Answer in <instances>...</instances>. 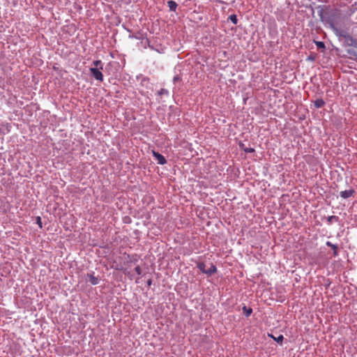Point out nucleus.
Segmentation results:
<instances>
[{"mask_svg": "<svg viewBox=\"0 0 357 357\" xmlns=\"http://www.w3.org/2000/svg\"><path fill=\"white\" fill-rule=\"evenodd\" d=\"M355 191L352 189L341 191L340 195L342 198L347 199L354 195Z\"/></svg>", "mask_w": 357, "mask_h": 357, "instance_id": "obj_4", "label": "nucleus"}, {"mask_svg": "<svg viewBox=\"0 0 357 357\" xmlns=\"http://www.w3.org/2000/svg\"><path fill=\"white\" fill-rule=\"evenodd\" d=\"M37 224L38 225V226L40 228H42V222H41V218L40 217L37 218Z\"/></svg>", "mask_w": 357, "mask_h": 357, "instance_id": "obj_17", "label": "nucleus"}, {"mask_svg": "<svg viewBox=\"0 0 357 357\" xmlns=\"http://www.w3.org/2000/svg\"><path fill=\"white\" fill-rule=\"evenodd\" d=\"M88 277H89V281L93 285H96V284H98L99 280L96 277H95L93 275H92V274L88 275Z\"/></svg>", "mask_w": 357, "mask_h": 357, "instance_id": "obj_8", "label": "nucleus"}, {"mask_svg": "<svg viewBox=\"0 0 357 357\" xmlns=\"http://www.w3.org/2000/svg\"><path fill=\"white\" fill-rule=\"evenodd\" d=\"M355 47H357V41L355 43Z\"/></svg>", "mask_w": 357, "mask_h": 357, "instance_id": "obj_20", "label": "nucleus"}, {"mask_svg": "<svg viewBox=\"0 0 357 357\" xmlns=\"http://www.w3.org/2000/svg\"><path fill=\"white\" fill-rule=\"evenodd\" d=\"M255 150L253 149H249L245 150L246 152H253Z\"/></svg>", "mask_w": 357, "mask_h": 357, "instance_id": "obj_19", "label": "nucleus"}, {"mask_svg": "<svg viewBox=\"0 0 357 357\" xmlns=\"http://www.w3.org/2000/svg\"><path fill=\"white\" fill-rule=\"evenodd\" d=\"M152 153L159 165H165L167 163V160L162 155L154 150L152 151Z\"/></svg>", "mask_w": 357, "mask_h": 357, "instance_id": "obj_3", "label": "nucleus"}, {"mask_svg": "<svg viewBox=\"0 0 357 357\" xmlns=\"http://www.w3.org/2000/svg\"><path fill=\"white\" fill-rule=\"evenodd\" d=\"M317 45L319 47H323V48L325 47L324 43L323 42H317Z\"/></svg>", "mask_w": 357, "mask_h": 357, "instance_id": "obj_16", "label": "nucleus"}, {"mask_svg": "<svg viewBox=\"0 0 357 357\" xmlns=\"http://www.w3.org/2000/svg\"><path fill=\"white\" fill-rule=\"evenodd\" d=\"M325 102L322 99H317L314 101V106L317 108H321L324 105Z\"/></svg>", "mask_w": 357, "mask_h": 357, "instance_id": "obj_9", "label": "nucleus"}, {"mask_svg": "<svg viewBox=\"0 0 357 357\" xmlns=\"http://www.w3.org/2000/svg\"><path fill=\"white\" fill-rule=\"evenodd\" d=\"M167 91L165 89H161L159 91H158V94L160 96L162 95V94H165V93H167Z\"/></svg>", "mask_w": 357, "mask_h": 357, "instance_id": "obj_15", "label": "nucleus"}, {"mask_svg": "<svg viewBox=\"0 0 357 357\" xmlns=\"http://www.w3.org/2000/svg\"><path fill=\"white\" fill-rule=\"evenodd\" d=\"M326 245L328 246V247H331V250H333V255L335 257H337L338 255V252H337V245H334L330 241H327L326 243Z\"/></svg>", "mask_w": 357, "mask_h": 357, "instance_id": "obj_6", "label": "nucleus"}, {"mask_svg": "<svg viewBox=\"0 0 357 357\" xmlns=\"http://www.w3.org/2000/svg\"><path fill=\"white\" fill-rule=\"evenodd\" d=\"M252 310L251 308H249L248 310H246V313H245V315L247 317L250 316V314L252 313Z\"/></svg>", "mask_w": 357, "mask_h": 357, "instance_id": "obj_18", "label": "nucleus"}, {"mask_svg": "<svg viewBox=\"0 0 357 357\" xmlns=\"http://www.w3.org/2000/svg\"><path fill=\"white\" fill-rule=\"evenodd\" d=\"M90 72L91 73L92 75L96 80L100 81V82L103 81V75L100 72L99 68H91Z\"/></svg>", "mask_w": 357, "mask_h": 357, "instance_id": "obj_2", "label": "nucleus"}, {"mask_svg": "<svg viewBox=\"0 0 357 357\" xmlns=\"http://www.w3.org/2000/svg\"><path fill=\"white\" fill-rule=\"evenodd\" d=\"M167 5L171 11H175L178 6V4L174 1H172V0L168 1Z\"/></svg>", "mask_w": 357, "mask_h": 357, "instance_id": "obj_7", "label": "nucleus"}, {"mask_svg": "<svg viewBox=\"0 0 357 357\" xmlns=\"http://www.w3.org/2000/svg\"><path fill=\"white\" fill-rule=\"evenodd\" d=\"M229 19L230 20L231 22H232L234 24H237V22H238V20H237V17L236 15H231L229 17Z\"/></svg>", "mask_w": 357, "mask_h": 357, "instance_id": "obj_12", "label": "nucleus"}, {"mask_svg": "<svg viewBox=\"0 0 357 357\" xmlns=\"http://www.w3.org/2000/svg\"><path fill=\"white\" fill-rule=\"evenodd\" d=\"M337 217L335 215H331L328 218V222H331L333 220H337Z\"/></svg>", "mask_w": 357, "mask_h": 357, "instance_id": "obj_14", "label": "nucleus"}, {"mask_svg": "<svg viewBox=\"0 0 357 357\" xmlns=\"http://www.w3.org/2000/svg\"><path fill=\"white\" fill-rule=\"evenodd\" d=\"M332 28L335 31V33L340 36L347 38L349 36L347 31L344 30H339L337 28H335L333 25L332 26Z\"/></svg>", "mask_w": 357, "mask_h": 357, "instance_id": "obj_5", "label": "nucleus"}, {"mask_svg": "<svg viewBox=\"0 0 357 357\" xmlns=\"http://www.w3.org/2000/svg\"><path fill=\"white\" fill-rule=\"evenodd\" d=\"M270 337H271L275 341H276L278 343L282 344V341L284 340V337L282 335H280L278 337H274L273 335H268Z\"/></svg>", "mask_w": 357, "mask_h": 357, "instance_id": "obj_10", "label": "nucleus"}, {"mask_svg": "<svg viewBox=\"0 0 357 357\" xmlns=\"http://www.w3.org/2000/svg\"><path fill=\"white\" fill-rule=\"evenodd\" d=\"M197 268L204 273L211 275L217 271L215 266L211 264L208 269L206 268V264L204 262H199L197 264Z\"/></svg>", "mask_w": 357, "mask_h": 357, "instance_id": "obj_1", "label": "nucleus"}, {"mask_svg": "<svg viewBox=\"0 0 357 357\" xmlns=\"http://www.w3.org/2000/svg\"><path fill=\"white\" fill-rule=\"evenodd\" d=\"M135 271L138 275L142 274V268L139 266L135 267Z\"/></svg>", "mask_w": 357, "mask_h": 357, "instance_id": "obj_13", "label": "nucleus"}, {"mask_svg": "<svg viewBox=\"0 0 357 357\" xmlns=\"http://www.w3.org/2000/svg\"><path fill=\"white\" fill-rule=\"evenodd\" d=\"M93 65L94 66L93 68H98V67H99V69H102V63L100 60L94 61L93 62Z\"/></svg>", "mask_w": 357, "mask_h": 357, "instance_id": "obj_11", "label": "nucleus"}]
</instances>
